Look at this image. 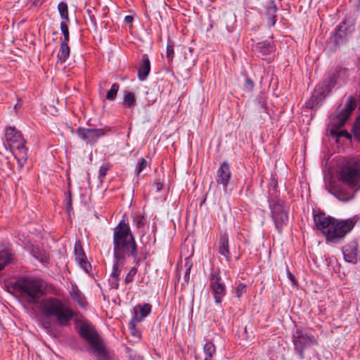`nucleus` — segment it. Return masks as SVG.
I'll return each mask as SVG.
<instances>
[{
  "instance_id": "f3484780",
  "label": "nucleus",
  "mask_w": 360,
  "mask_h": 360,
  "mask_svg": "<svg viewBox=\"0 0 360 360\" xmlns=\"http://www.w3.org/2000/svg\"><path fill=\"white\" fill-rule=\"evenodd\" d=\"M210 287L214 294V298L217 303H221L226 295V288L224 283L219 282L214 284H210Z\"/></svg>"
},
{
  "instance_id": "a18cd8bd",
  "label": "nucleus",
  "mask_w": 360,
  "mask_h": 360,
  "mask_svg": "<svg viewBox=\"0 0 360 360\" xmlns=\"http://www.w3.org/2000/svg\"><path fill=\"white\" fill-rule=\"evenodd\" d=\"M94 217L96 220H100L101 222H105L106 221V217L105 216L101 215L100 217L97 213L94 214Z\"/></svg>"
},
{
  "instance_id": "4468645a",
  "label": "nucleus",
  "mask_w": 360,
  "mask_h": 360,
  "mask_svg": "<svg viewBox=\"0 0 360 360\" xmlns=\"http://www.w3.org/2000/svg\"><path fill=\"white\" fill-rule=\"evenodd\" d=\"M134 316L131 321L133 328H134V322H140L148 315L151 311V305L149 304H139L134 308Z\"/></svg>"
},
{
  "instance_id": "8fccbe9b",
  "label": "nucleus",
  "mask_w": 360,
  "mask_h": 360,
  "mask_svg": "<svg viewBox=\"0 0 360 360\" xmlns=\"http://www.w3.org/2000/svg\"><path fill=\"white\" fill-rule=\"evenodd\" d=\"M190 271H191V266L188 268H187L186 270V273H185L186 279H187V278H189Z\"/></svg>"
},
{
  "instance_id": "09e8293b",
  "label": "nucleus",
  "mask_w": 360,
  "mask_h": 360,
  "mask_svg": "<svg viewBox=\"0 0 360 360\" xmlns=\"http://www.w3.org/2000/svg\"><path fill=\"white\" fill-rule=\"evenodd\" d=\"M130 358L131 359V360H144L142 356L136 355L134 357H132V356L130 355Z\"/></svg>"
},
{
  "instance_id": "c85d7f7f",
  "label": "nucleus",
  "mask_w": 360,
  "mask_h": 360,
  "mask_svg": "<svg viewBox=\"0 0 360 360\" xmlns=\"http://www.w3.org/2000/svg\"><path fill=\"white\" fill-rule=\"evenodd\" d=\"M221 281L220 272L219 270L212 269L210 275V284L219 283Z\"/></svg>"
},
{
  "instance_id": "c756f323",
  "label": "nucleus",
  "mask_w": 360,
  "mask_h": 360,
  "mask_svg": "<svg viewBox=\"0 0 360 360\" xmlns=\"http://www.w3.org/2000/svg\"><path fill=\"white\" fill-rule=\"evenodd\" d=\"M174 44L172 41H169L167 44L166 57L169 63L172 61L174 57Z\"/></svg>"
},
{
  "instance_id": "864d4df0",
  "label": "nucleus",
  "mask_w": 360,
  "mask_h": 360,
  "mask_svg": "<svg viewBox=\"0 0 360 360\" xmlns=\"http://www.w3.org/2000/svg\"><path fill=\"white\" fill-rule=\"evenodd\" d=\"M332 84H334L333 82L332 81V79L330 80V85H332Z\"/></svg>"
},
{
  "instance_id": "5fc2aeb1",
  "label": "nucleus",
  "mask_w": 360,
  "mask_h": 360,
  "mask_svg": "<svg viewBox=\"0 0 360 360\" xmlns=\"http://www.w3.org/2000/svg\"><path fill=\"white\" fill-rule=\"evenodd\" d=\"M44 0H37L38 2H42Z\"/></svg>"
},
{
  "instance_id": "a211bd4d",
  "label": "nucleus",
  "mask_w": 360,
  "mask_h": 360,
  "mask_svg": "<svg viewBox=\"0 0 360 360\" xmlns=\"http://www.w3.org/2000/svg\"><path fill=\"white\" fill-rule=\"evenodd\" d=\"M123 264H121L120 261H116L112 266V271L110 274V282L112 288L117 289L119 287L120 274L121 272L120 266Z\"/></svg>"
},
{
  "instance_id": "4be33fe9",
  "label": "nucleus",
  "mask_w": 360,
  "mask_h": 360,
  "mask_svg": "<svg viewBox=\"0 0 360 360\" xmlns=\"http://www.w3.org/2000/svg\"><path fill=\"white\" fill-rule=\"evenodd\" d=\"M67 41H63L61 42L60 51L58 54V60L62 63L66 60L70 54V47L68 45Z\"/></svg>"
},
{
  "instance_id": "412c9836",
  "label": "nucleus",
  "mask_w": 360,
  "mask_h": 360,
  "mask_svg": "<svg viewBox=\"0 0 360 360\" xmlns=\"http://www.w3.org/2000/svg\"><path fill=\"white\" fill-rule=\"evenodd\" d=\"M205 359L204 360H212L216 353L215 345L212 342H207L203 347Z\"/></svg>"
},
{
  "instance_id": "dca6fc26",
  "label": "nucleus",
  "mask_w": 360,
  "mask_h": 360,
  "mask_svg": "<svg viewBox=\"0 0 360 360\" xmlns=\"http://www.w3.org/2000/svg\"><path fill=\"white\" fill-rule=\"evenodd\" d=\"M150 71V62L147 55L144 54L141 63L138 69V77L139 80L144 81Z\"/></svg>"
},
{
  "instance_id": "39448f33",
  "label": "nucleus",
  "mask_w": 360,
  "mask_h": 360,
  "mask_svg": "<svg viewBox=\"0 0 360 360\" xmlns=\"http://www.w3.org/2000/svg\"><path fill=\"white\" fill-rule=\"evenodd\" d=\"M5 139L18 165L23 166L27 161V152L25 141L21 133L15 127H8L5 131Z\"/></svg>"
},
{
  "instance_id": "393cba45",
  "label": "nucleus",
  "mask_w": 360,
  "mask_h": 360,
  "mask_svg": "<svg viewBox=\"0 0 360 360\" xmlns=\"http://www.w3.org/2000/svg\"><path fill=\"white\" fill-rule=\"evenodd\" d=\"M123 104L127 108H130L135 105L136 98L132 92L129 91L124 94Z\"/></svg>"
},
{
  "instance_id": "ddd939ff",
  "label": "nucleus",
  "mask_w": 360,
  "mask_h": 360,
  "mask_svg": "<svg viewBox=\"0 0 360 360\" xmlns=\"http://www.w3.org/2000/svg\"><path fill=\"white\" fill-rule=\"evenodd\" d=\"M276 6L273 0L267 1L264 6L262 14L266 17L268 20L267 23L269 27L274 26L276 21Z\"/></svg>"
},
{
  "instance_id": "2f4dec72",
  "label": "nucleus",
  "mask_w": 360,
  "mask_h": 360,
  "mask_svg": "<svg viewBox=\"0 0 360 360\" xmlns=\"http://www.w3.org/2000/svg\"><path fill=\"white\" fill-rule=\"evenodd\" d=\"M148 166V161L144 159V158H141L140 160V161L138 162V165H137V167H136V172H137V175L138 176H139V174L144 171V169H146Z\"/></svg>"
},
{
  "instance_id": "f8f14e48",
  "label": "nucleus",
  "mask_w": 360,
  "mask_h": 360,
  "mask_svg": "<svg viewBox=\"0 0 360 360\" xmlns=\"http://www.w3.org/2000/svg\"><path fill=\"white\" fill-rule=\"evenodd\" d=\"M342 253L346 262L352 264L358 262L359 244L356 239H354L342 247Z\"/></svg>"
},
{
  "instance_id": "9d476101",
  "label": "nucleus",
  "mask_w": 360,
  "mask_h": 360,
  "mask_svg": "<svg viewBox=\"0 0 360 360\" xmlns=\"http://www.w3.org/2000/svg\"><path fill=\"white\" fill-rule=\"evenodd\" d=\"M293 344L300 358L304 359V349L308 346L316 345V340L303 331L297 330L293 335Z\"/></svg>"
},
{
  "instance_id": "6e6d98bb",
  "label": "nucleus",
  "mask_w": 360,
  "mask_h": 360,
  "mask_svg": "<svg viewBox=\"0 0 360 360\" xmlns=\"http://www.w3.org/2000/svg\"><path fill=\"white\" fill-rule=\"evenodd\" d=\"M359 4H360V0H359Z\"/></svg>"
},
{
  "instance_id": "2eb2a0df",
  "label": "nucleus",
  "mask_w": 360,
  "mask_h": 360,
  "mask_svg": "<svg viewBox=\"0 0 360 360\" xmlns=\"http://www.w3.org/2000/svg\"><path fill=\"white\" fill-rule=\"evenodd\" d=\"M75 255L77 262L79 264L81 268L83 269L85 272L88 273V267L90 266V264L88 262L87 258L82 247L79 244L75 245Z\"/></svg>"
},
{
  "instance_id": "423d86ee",
  "label": "nucleus",
  "mask_w": 360,
  "mask_h": 360,
  "mask_svg": "<svg viewBox=\"0 0 360 360\" xmlns=\"http://www.w3.org/2000/svg\"><path fill=\"white\" fill-rule=\"evenodd\" d=\"M17 290L30 304H34L44 294L43 283L41 280L22 277L15 283Z\"/></svg>"
},
{
  "instance_id": "bb28decb",
  "label": "nucleus",
  "mask_w": 360,
  "mask_h": 360,
  "mask_svg": "<svg viewBox=\"0 0 360 360\" xmlns=\"http://www.w3.org/2000/svg\"><path fill=\"white\" fill-rule=\"evenodd\" d=\"M72 298L77 301L82 307L85 306V298L82 294L77 290H72L70 292Z\"/></svg>"
},
{
  "instance_id": "aec40b11",
  "label": "nucleus",
  "mask_w": 360,
  "mask_h": 360,
  "mask_svg": "<svg viewBox=\"0 0 360 360\" xmlns=\"http://www.w3.org/2000/svg\"><path fill=\"white\" fill-rule=\"evenodd\" d=\"M13 260L12 254L8 251L3 250L0 252V271L4 269V267L11 264Z\"/></svg>"
},
{
  "instance_id": "f704fd0d",
  "label": "nucleus",
  "mask_w": 360,
  "mask_h": 360,
  "mask_svg": "<svg viewBox=\"0 0 360 360\" xmlns=\"http://www.w3.org/2000/svg\"><path fill=\"white\" fill-rule=\"evenodd\" d=\"M247 285L244 283H239L236 288V297L240 298L243 294L246 292Z\"/></svg>"
},
{
  "instance_id": "a878e982",
  "label": "nucleus",
  "mask_w": 360,
  "mask_h": 360,
  "mask_svg": "<svg viewBox=\"0 0 360 360\" xmlns=\"http://www.w3.org/2000/svg\"><path fill=\"white\" fill-rule=\"evenodd\" d=\"M58 9L62 19L69 21L68 18V8L67 4L64 2H60L58 5Z\"/></svg>"
},
{
  "instance_id": "b1692460",
  "label": "nucleus",
  "mask_w": 360,
  "mask_h": 360,
  "mask_svg": "<svg viewBox=\"0 0 360 360\" xmlns=\"http://www.w3.org/2000/svg\"><path fill=\"white\" fill-rule=\"evenodd\" d=\"M79 333L88 342H90V326L87 323L78 324Z\"/></svg>"
},
{
  "instance_id": "473e14b6",
  "label": "nucleus",
  "mask_w": 360,
  "mask_h": 360,
  "mask_svg": "<svg viewBox=\"0 0 360 360\" xmlns=\"http://www.w3.org/2000/svg\"><path fill=\"white\" fill-rule=\"evenodd\" d=\"M105 134V130L104 129H91V141L97 139Z\"/></svg>"
},
{
  "instance_id": "de8ad7c7",
  "label": "nucleus",
  "mask_w": 360,
  "mask_h": 360,
  "mask_svg": "<svg viewBox=\"0 0 360 360\" xmlns=\"http://www.w3.org/2000/svg\"><path fill=\"white\" fill-rule=\"evenodd\" d=\"M71 210H72V203H71V199L70 198L68 202V204H67V211L69 214H70Z\"/></svg>"
},
{
  "instance_id": "0eeeda50",
  "label": "nucleus",
  "mask_w": 360,
  "mask_h": 360,
  "mask_svg": "<svg viewBox=\"0 0 360 360\" xmlns=\"http://www.w3.org/2000/svg\"><path fill=\"white\" fill-rule=\"evenodd\" d=\"M326 189L340 200H349L360 189V181H328Z\"/></svg>"
},
{
  "instance_id": "ea45409f",
  "label": "nucleus",
  "mask_w": 360,
  "mask_h": 360,
  "mask_svg": "<svg viewBox=\"0 0 360 360\" xmlns=\"http://www.w3.org/2000/svg\"><path fill=\"white\" fill-rule=\"evenodd\" d=\"M109 169L108 165H102L99 169V178H103L105 176L107 171Z\"/></svg>"
},
{
  "instance_id": "cd10ccee",
  "label": "nucleus",
  "mask_w": 360,
  "mask_h": 360,
  "mask_svg": "<svg viewBox=\"0 0 360 360\" xmlns=\"http://www.w3.org/2000/svg\"><path fill=\"white\" fill-rule=\"evenodd\" d=\"M119 88L120 86L117 84H113L110 89L107 92L106 98L110 101L114 100L116 98Z\"/></svg>"
},
{
  "instance_id": "7c9ffc66",
  "label": "nucleus",
  "mask_w": 360,
  "mask_h": 360,
  "mask_svg": "<svg viewBox=\"0 0 360 360\" xmlns=\"http://www.w3.org/2000/svg\"><path fill=\"white\" fill-rule=\"evenodd\" d=\"M352 132L356 139L360 141V116H359L353 125Z\"/></svg>"
},
{
  "instance_id": "5701e85b",
  "label": "nucleus",
  "mask_w": 360,
  "mask_h": 360,
  "mask_svg": "<svg viewBox=\"0 0 360 360\" xmlns=\"http://www.w3.org/2000/svg\"><path fill=\"white\" fill-rule=\"evenodd\" d=\"M221 180H229L231 177L230 167L227 162H224L219 170Z\"/></svg>"
},
{
  "instance_id": "9b49d317",
  "label": "nucleus",
  "mask_w": 360,
  "mask_h": 360,
  "mask_svg": "<svg viewBox=\"0 0 360 360\" xmlns=\"http://www.w3.org/2000/svg\"><path fill=\"white\" fill-rule=\"evenodd\" d=\"M271 215L276 229L280 231L288 221V214L283 208V201L278 200L270 205Z\"/></svg>"
},
{
  "instance_id": "7ed1b4c3",
  "label": "nucleus",
  "mask_w": 360,
  "mask_h": 360,
  "mask_svg": "<svg viewBox=\"0 0 360 360\" xmlns=\"http://www.w3.org/2000/svg\"><path fill=\"white\" fill-rule=\"evenodd\" d=\"M114 255L116 261L123 264V255L129 253L135 255L136 245L133 236L129 232L127 224L120 223L114 231Z\"/></svg>"
},
{
  "instance_id": "c03bdc74",
  "label": "nucleus",
  "mask_w": 360,
  "mask_h": 360,
  "mask_svg": "<svg viewBox=\"0 0 360 360\" xmlns=\"http://www.w3.org/2000/svg\"><path fill=\"white\" fill-rule=\"evenodd\" d=\"M134 18L131 15H127L124 17V22L127 24H131L133 22Z\"/></svg>"
},
{
  "instance_id": "6ab92c4d",
  "label": "nucleus",
  "mask_w": 360,
  "mask_h": 360,
  "mask_svg": "<svg viewBox=\"0 0 360 360\" xmlns=\"http://www.w3.org/2000/svg\"><path fill=\"white\" fill-rule=\"evenodd\" d=\"M219 253L224 256L227 261L229 260L230 252L229 250V240L226 236L221 238L220 245L219 247Z\"/></svg>"
},
{
  "instance_id": "6e6552de",
  "label": "nucleus",
  "mask_w": 360,
  "mask_h": 360,
  "mask_svg": "<svg viewBox=\"0 0 360 360\" xmlns=\"http://www.w3.org/2000/svg\"><path fill=\"white\" fill-rule=\"evenodd\" d=\"M91 356L95 360H110L112 353L106 342L91 326Z\"/></svg>"
},
{
  "instance_id": "20e7f679",
  "label": "nucleus",
  "mask_w": 360,
  "mask_h": 360,
  "mask_svg": "<svg viewBox=\"0 0 360 360\" xmlns=\"http://www.w3.org/2000/svg\"><path fill=\"white\" fill-rule=\"evenodd\" d=\"M42 313L46 317H54L62 326L69 325L74 316L73 311L65 306L62 301L55 297L43 299L39 304Z\"/></svg>"
},
{
  "instance_id": "58836bf2",
  "label": "nucleus",
  "mask_w": 360,
  "mask_h": 360,
  "mask_svg": "<svg viewBox=\"0 0 360 360\" xmlns=\"http://www.w3.org/2000/svg\"><path fill=\"white\" fill-rule=\"evenodd\" d=\"M254 88V82L249 78H246L244 83V89L246 91H250Z\"/></svg>"
},
{
  "instance_id": "f03ea898",
  "label": "nucleus",
  "mask_w": 360,
  "mask_h": 360,
  "mask_svg": "<svg viewBox=\"0 0 360 360\" xmlns=\"http://www.w3.org/2000/svg\"><path fill=\"white\" fill-rule=\"evenodd\" d=\"M356 105V100L353 96H348L345 103L339 105L335 112L330 116L328 131L331 136L352 139V135L347 131L338 130L345 124Z\"/></svg>"
},
{
  "instance_id": "4c0bfd02",
  "label": "nucleus",
  "mask_w": 360,
  "mask_h": 360,
  "mask_svg": "<svg viewBox=\"0 0 360 360\" xmlns=\"http://www.w3.org/2000/svg\"><path fill=\"white\" fill-rule=\"evenodd\" d=\"M136 274V268H131L129 273L127 274L124 278V281L126 283H131L134 280V277Z\"/></svg>"
},
{
  "instance_id": "37998d69",
  "label": "nucleus",
  "mask_w": 360,
  "mask_h": 360,
  "mask_svg": "<svg viewBox=\"0 0 360 360\" xmlns=\"http://www.w3.org/2000/svg\"><path fill=\"white\" fill-rule=\"evenodd\" d=\"M136 324V322H134V325ZM130 326H131V330H132V334L135 336H136L137 338H140L141 337V334L138 331H136V328H133V325L130 323Z\"/></svg>"
},
{
  "instance_id": "49530a36",
  "label": "nucleus",
  "mask_w": 360,
  "mask_h": 360,
  "mask_svg": "<svg viewBox=\"0 0 360 360\" xmlns=\"http://www.w3.org/2000/svg\"><path fill=\"white\" fill-rule=\"evenodd\" d=\"M276 186H277V181H271L269 186V191H271V189L276 190Z\"/></svg>"
},
{
  "instance_id": "72a5a7b5",
  "label": "nucleus",
  "mask_w": 360,
  "mask_h": 360,
  "mask_svg": "<svg viewBox=\"0 0 360 360\" xmlns=\"http://www.w3.org/2000/svg\"><path fill=\"white\" fill-rule=\"evenodd\" d=\"M341 27H339L338 30L335 32V34L333 36L334 42L335 44H340L343 41V39L345 36V34L344 32H342L340 31Z\"/></svg>"
},
{
  "instance_id": "f257e3e1",
  "label": "nucleus",
  "mask_w": 360,
  "mask_h": 360,
  "mask_svg": "<svg viewBox=\"0 0 360 360\" xmlns=\"http://www.w3.org/2000/svg\"><path fill=\"white\" fill-rule=\"evenodd\" d=\"M314 221L327 241L337 244L352 230L357 221L355 217L339 220L320 212L314 214Z\"/></svg>"
},
{
  "instance_id": "c9c22d12",
  "label": "nucleus",
  "mask_w": 360,
  "mask_h": 360,
  "mask_svg": "<svg viewBox=\"0 0 360 360\" xmlns=\"http://www.w3.org/2000/svg\"><path fill=\"white\" fill-rule=\"evenodd\" d=\"M78 136L82 140L87 141L88 138L90 135V131L85 129H79L77 131Z\"/></svg>"
},
{
  "instance_id": "3c124183",
  "label": "nucleus",
  "mask_w": 360,
  "mask_h": 360,
  "mask_svg": "<svg viewBox=\"0 0 360 360\" xmlns=\"http://www.w3.org/2000/svg\"><path fill=\"white\" fill-rule=\"evenodd\" d=\"M289 278L292 281L294 280V276L291 273H289Z\"/></svg>"
},
{
  "instance_id": "e433bc0d",
  "label": "nucleus",
  "mask_w": 360,
  "mask_h": 360,
  "mask_svg": "<svg viewBox=\"0 0 360 360\" xmlns=\"http://www.w3.org/2000/svg\"><path fill=\"white\" fill-rule=\"evenodd\" d=\"M60 30L64 35V41L69 40V31L68 27L65 22H61L60 23Z\"/></svg>"
},
{
  "instance_id": "79ce46f5",
  "label": "nucleus",
  "mask_w": 360,
  "mask_h": 360,
  "mask_svg": "<svg viewBox=\"0 0 360 360\" xmlns=\"http://www.w3.org/2000/svg\"><path fill=\"white\" fill-rule=\"evenodd\" d=\"M144 225L143 219V218H139L136 221V226L137 228H141Z\"/></svg>"
},
{
  "instance_id": "a19ab883",
  "label": "nucleus",
  "mask_w": 360,
  "mask_h": 360,
  "mask_svg": "<svg viewBox=\"0 0 360 360\" xmlns=\"http://www.w3.org/2000/svg\"><path fill=\"white\" fill-rule=\"evenodd\" d=\"M151 186L153 187V189H155L156 191H160L162 187H163V184H162L161 181H153L152 184H151Z\"/></svg>"
},
{
  "instance_id": "603ef678",
  "label": "nucleus",
  "mask_w": 360,
  "mask_h": 360,
  "mask_svg": "<svg viewBox=\"0 0 360 360\" xmlns=\"http://www.w3.org/2000/svg\"><path fill=\"white\" fill-rule=\"evenodd\" d=\"M221 183L224 184V187H226L228 181H221Z\"/></svg>"
},
{
  "instance_id": "1a4fd4ad",
  "label": "nucleus",
  "mask_w": 360,
  "mask_h": 360,
  "mask_svg": "<svg viewBox=\"0 0 360 360\" xmlns=\"http://www.w3.org/2000/svg\"><path fill=\"white\" fill-rule=\"evenodd\" d=\"M340 180H360V161L352 159L345 163L340 170Z\"/></svg>"
}]
</instances>
